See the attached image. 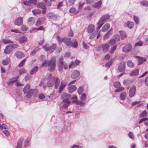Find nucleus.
Segmentation results:
<instances>
[{"label": "nucleus", "instance_id": "nucleus-36", "mask_svg": "<svg viewBox=\"0 0 148 148\" xmlns=\"http://www.w3.org/2000/svg\"><path fill=\"white\" fill-rule=\"evenodd\" d=\"M117 46V45H114L110 49L109 52L111 53H113L116 49Z\"/></svg>", "mask_w": 148, "mask_h": 148}, {"label": "nucleus", "instance_id": "nucleus-32", "mask_svg": "<svg viewBox=\"0 0 148 148\" xmlns=\"http://www.w3.org/2000/svg\"><path fill=\"white\" fill-rule=\"evenodd\" d=\"M38 67L37 66L34 67L30 71V74L33 75L35 74L38 70Z\"/></svg>", "mask_w": 148, "mask_h": 148}, {"label": "nucleus", "instance_id": "nucleus-46", "mask_svg": "<svg viewBox=\"0 0 148 148\" xmlns=\"http://www.w3.org/2000/svg\"><path fill=\"white\" fill-rule=\"evenodd\" d=\"M103 23H100L99 24V21L97 23V24L98 26L97 27V32H98L99 29H100L101 27H102L103 25Z\"/></svg>", "mask_w": 148, "mask_h": 148}, {"label": "nucleus", "instance_id": "nucleus-60", "mask_svg": "<svg viewBox=\"0 0 148 148\" xmlns=\"http://www.w3.org/2000/svg\"><path fill=\"white\" fill-rule=\"evenodd\" d=\"M123 83L124 85L127 86L129 84V81L128 79H125L123 81Z\"/></svg>", "mask_w": 148, "mask_h": 148}, {"label": "nucleus", "instance_id": "nucleus-42", "mask_svg": "<svg viewBox=\"0 0 148 148\" xmlns=\"http://www.w3.org/2000/svg\"><path fill=\"white\" fill-rule=\"evenodd\" d=\"M80 99L82 101H85L86 99V94L83 93L81 96Z\"/></svg>", "mask_w": 148, "mask_h": 148}, {"label": "nucleus", "instance_id": "nucleus-22", "mask_svg": "<svg viewBox=\"0 0 148 148\" xmlns=\"http://www.w3.org/2000/svg\"><path fill=\"white\" fill-rule=\"evenodd\" d=\"M102 2V1L101 0H100L93 4L92 6L95 8H100Z\"/></svg>", "mask_w": 148, "mask_h": 148}, {"label": "nucleus", "instance_id": "nucleus-57", "mask_svg": "<svg viewBox=\"0 0 148 148\" xmlns=\"http://www.w3.org/2000/svg\"><path fill=\"white\" fill-rule=\"evenodd\" d=\"M63 2L62 1L58 3L57 5V8L58 9H60V8L63 6Z\"/></svg>", "mask_w": 148, "mask_h": 148}, {"label": "nucleus", "instance_id": "nucleus-58", "mask_svg": "<svg viewBox=\"0 0 148 148\" xmlns=\"http://www.w3.org/2000/svg\"><path fill=\"white\" fill-rule=\"evenodd\" d=\"M128 136L132 140H134V137L133 136V134L132 132H130L129 133Z\"/></svg>", "mask_w": 148, "mask_h": 148}, {"label": "nucleus", "instance_id": "nucleus-38", "mask_svg": "<svg viewBox=\"0 0 148 148\" xmlns=\"http://www.w3.org/2000/svg\"><path fill=\"white\" fill-rule=\"evenodd\" d=\"M112 39H114L116 42H118L120 40V37L119 35L117 34L114 36Z\"/></svg>", "mask_w": 148, "mask_h": 148}, {"label": "nucleus", "instance_id": "nucleus-43", "mask_svg": "<svg viewBox=\"0 0 148 148\" xmlns=\"http://www.w3.org/2000/svg\"><path fill=\"white\" fill-rule=\"evenodd\" d=\"M143 44V42L141 40H140L136 43L134 47H136L137 46H142Z\"/></svg>", "mask_w": 148, "mask_h": 148}, {"label": "nucleus", "instance_id": "nucleus-37", "mask_svg": "<svg viewBox=\"0 0 148 148\" xmlns=\"http://www.w3.org/2000/svg\"><path fill=\"white\" fill-rule=\"evenodd\" d=\"M77 66L76 64L73 61L70 62L69 65V68L70 69H73L75 66Z\"/></svg>", "mask_w": 148, "mask_h": 148}, {"label": "nucleus", "instance_id": "nucleus-25", "mask_svg": "<svg viewBox=\"0 0 148 148\" xmlns=\"http://www.w3.org/2000/svg\"><path fill=\"white\" fill-rule=\"evenodd\" d=\"M135 57L136 58H138V64L140 65L143 63V62H145L146 59L145 58H143L141 57H139L137 56H135Z\"/></svg>", "mask_w": 148, "mask_h": 148}, {"label": "nucleus", "instance_id": "nucleus-54", "mask_svg": "<svg viewBox=\"0 0 148 148\" xmlns=\"http://www.w3.org/2000/svg\"><path fill=\"white\" fill-rule=\"evenodd\" d=\"M140 5L142 6H148V2L147 1H145L140 2Z\"/></svg>", "mask_w": 148, "mask_h": 148}, {"label": "nucleus", "instance_id": "nucleus-16", "mask_svg": "<svg viewBox=\"0 0 148 148\" xmlns=\"http://www.w3.org/2000/svg\"><path fill=\"white\" fill-rule=\"evenodd\" d=\"M13 50L11 48V47H10V46L9 45L7 46L4 51V53L5 54H9Z\"/></svg>", "mask_w": 148, "mask_h": 148}, {"label": "nucleus", "instance_id": "nucleus-6", "mask_svg": "<svg viewBox=\"0 0 148 148\" xmlns=\"http://www.w3.org/2000/svg\"><path fill=\"white\" fill-rule=\"evenodd\" d=\"M63 58L62 57H60L58 59L57 62L58 66V70L60 72H62V66L64 63L63 62Z\"/></svg>", "mask_w": 148, "mask_h": 148}, {"label": "nucleus", "instance_id": "nucleus-7", "mask_svg": "<svg viewBox=\"0 0 148 148\" xmlns=\"http://www.w3.org/2000/svg\"><path fill=\"white\" fill-rule=\"evenodd\" d=\"M136 90V87L134 85L132 86L129 90V96L130 97H133L135 93Z\"/></svg>", "mask_w": 148, "mask_h": 148}, {"label": "nucleus", "instance_id": "nucleus-30", "mask_svg": "<svg viewBox=\"0 0 148 148\" xmlns=\"http://www.w3.org/2000/svg\"><path fill=\"white\" fill-rule=\"evenodd\" d=\"M10 59L8 57H7L6 58L3 60L2 63L3 65H8L10 62Z\"/></svg>", "mask_w": 148, "mask_h": 148}, {"label": "nucleus", "instance_id": "nucleus-19", "mask_svg": "<svg viewBox=\"0 0 148 148\" xmlns=\"http://www.w3.org/2000/svg\"><path fill=\"white\" fill-rule=\"evenodd\" d=\"M109 46L108 44H106L101 45V47L102 48V50L104 52L107 51H108Z\"/></svg>", "mask_w": 148, "mask_h": 148}, {"label": "nucleus", "instance_id": "nucleus-23", "mask_svg": "<svg viewBox=\"0 0 148 148\" xmlns=\"http://www.w3.org/2000/svg\"><path fill=\"white\" fill-rule=\"evenodd\" d=\"M55 79V87L56 89H57L60 85V79L58 77H56Z\"/></svg>", "mask_w": 148, "mask_h": 148}, {"label": "nucleus", "instance_id": "nucleus-28", "mask_svg": "<svg viewBox=\"0 0 148 148\" xmlns=\"http://www.w3.org/2000/svg\"><path fill=\"white\" fill-rule=\"evenodd\" d=\"M95 27L93 25H90L88 28V31L89 33L92 32L94 29Z\"/></svg>", "mask_w": 148, "mask_h": 148}, {"label": "nucleus", "instance_id": "nucleus-41", "mask_svg": "<svg viewBox=\"0 0 148 148\" xmlns=\"http://www.w3.org/2000/svg\"><path fill=\"white\" fill-rule=\"evenodd\" d=\"M147 115V112L145 110L142 112L140 114V117L142 118L145 117Z\"/></svg>", "mask_w": 148, "mask_h": 148}, {"label": "nucleus", "instance_id": "nucleus-55", "mask_svg": "<svg viewBox=\"0 0 148 148\" xmlns=\"http://www.w3.org/2000/svg\"><path fill=\"white\" fill-rule=\"evenodd\" d=\"M18 78V77L17 76L15 78H13L12 79H10L9 82L10 83H12L14 82L17 80Z\"/></svg>", "mask_w": 148, "mask_h": 148}, {"label": "nucleus", "instance_id": "nucleus-62", "mask_svg": "<svg viewBox=\"0 0 148 148\" xmlns=\"http://www.w3.org/2000/svg\"><path fill=\"white\" fill-rule=\"evenodd\" d=\"M124 90V88L123 87H120L117 89H116L115 90V92H120Z\"/></svg>", "mask_w": 148, "mask_h": 148}, {"label": "nucleus", "instance_id": "nucleus-50", "mask_svg": "<svg viewBox=\"0 0 148 148\" xmlns=\"http://www.w3.org/2000/svg\"><path fill=\"white\" fill-rule=\"evenodd\" d=\"M12 50L14 49L17 48L18 47V45L16 44H13L10 45Z\"/></svg>", "mask_w": 148, "mask_h": 148}, {"label": "nucleus", "instance_id": "nucleus-48", "mask_svg": "<svg viewBox=\"0 0 148 148\" xmlns=\"http://www.w3.org/2000/svg\"><path fill=\"white\" fill-rule=\"evenodd\" d=\"M26 59H23L18 65V66L19 67H22L24 65V63L25 62Z\"/></svg>", "mask_w": 148, "mask_h": 148}, {"label": "nucleus", "instance_id": "nucleus-33", "mask_svg": "<svg viewBox=\"0 0 148 148\" xmlns=\"http://www.w3.org/2000/svg\"><path fill=\"white\" fill-rule=\"evenodd\" d=\"M23 138H20L18 141L17 145L16 148H21V145L23 141Z\"/></svg>", "mask_w": 148, "mask_h": 148}, {"label": "nucleus", "instance_id": "nucleus-3", "mask_svg": "<svg viewBox=\"0 0 148 148\" xmlns=\"http://www.w3.org/2000/svg\"><path fill=\"white\" fill-rule=\"evenodd\" d=\"M30 85L29 84H26L24 87L23 91L24 93H27L26 96L28 98L31 97L34 93V90L33 89H30Z\"/></svg>", "mask_w": 148, "mask_h": 148}, {"label": "nucleus", "instance_id": "nucleus-51", "mask_svg": "<svg viewBox=\"0 0 148 148\" xmlns=\"http://www.w3.org/2000/svg\"><path fill=\"white\" fill-rule=\"evenodd\" d=\"M28 29V27L26 25H23L21 27V30L23 31H26Z\"/></svg>", "mask_w": 148, "mask_h": 148}, {"label": "nucleus", "instance_id": "nucleus-31", "mask_svg": "<svg viewBox=\"0 0 148 148\" xmlns=\"http://www.w3.org/2000/svg\"><path fill=\"white\" fill-rule=\"evenodd\" d=\"M38 8H41L42 9H44L45 8V4L43 3H38L37 5Z\"/></svg>", "mask_w": 148, "mask_h": 148}, {"label": "nucleus", "instance_id": "nucleus-14", "mask_svg": "<svg viewBox=\"0 0 148 148\" xmlns=\"http://www.w3.org/2000/svg\"><path fill=\"white\" fill-rule=\"evenodd\" d=\"M15 56L18 58H21L24 57L25 55L22 52L17 51L15 53Z\"/></svg>", "mask_w": 148, "mask_h": 148}, {"label": "nucleus", "instance_id": "nucleus-12", "mask_svg": "<svg viewBox=\"0 0 148 148\" xmlns=\"http://www.w3.org/2000/svg\"><path fill=\"white\" fill-rule=\"evenodd\" d=\"M23 23V18L22 17H19L17 18L14 21V24L15 25L18 26H20Z\"/></svg>", "mask_w": 148, "mask_h": 148}, {"label": "nucleus", "instance_id": "nucleus-35", "mask_svg": "<svg viewBox=\"0 0 148 148\" xmlns=\"http://www.w3.org/2000/svg\"><path fill=\"white\" fill-rule=\"evenodd\" d=\"M116 42L115 40H114V39H111L109 42V44L110 46H113L114 45H117L116 44Z\"/></svg>", "mask_w": 148, "mask_h": 148}, {"label": "nucleus", "instance_id": "nucleus-10", "mask_svg": "<svg viewBox=\"0 0 148 148\" xmlns=\"http://www.w3.org/2000/svg\"><path fill=\"white\" fill-rule=\"evenodd\" d=\"M110 16L108 14H105L103 16L99 21V23H103V22L106 20H108Z\"/></svg>", "mask_w": 148, "mask_h": 148}, {"label": "nucleus", "instance_id": "nucleus-26", "mask_svg": "<svg viewBox=\"0 0 148 148\" xmlns=\"http://www.w3.org/2000/svg\"><path fill=\"white\" fill-rule=\"evenodd\" d=\"M27 23L30 25H32L34 22V18L33 17L29 18L27 21Z\"/></svg>", "mask_w": 148, "mask_h": 148}, {"label": "nucleus", "instance_id": "nucleus-24", "mask_svg": "<svg viewBox=\"0 0 148 148\" xmlns=\"http://www.w3.org/2000/svg\"><path fill=\"white\" fill-rule=\"evenodd\" d=\"M110 27V25L108 23H106L102 27L101 31L103 32H106L108 30Z\"/></svg>", "mask_w": 148, "mask_h": 148}, {"label": "nucleus", "instance_id": "nucleus-34", "mask_svg": "<svg viewBox=\"0 0 148 148\" xmlns=\"http://www.w3.org/2000/svg\"><path fill=\"white\" fill-rule=\"evenodd\" d=\"M120 33L121 36V39L122 40L127 38V36L125 32L122 31H120Z\"/></svg>", "mask_w": 148, "mask_h": 148}, {"label": "nucleus", "instance_id": "nucleus-40", "mask_svg": "<svg viewBox=\"0 0 148 148\" xmlns=\"http://www.w3.org/2000/svg\"><path fill=\"white\" fill-rule=\"evenodd\" d=\"M127 65L129 67L131 68H132L134 66V64L131 60L128 61L127 62Z\"/></svg>", "mask_w": 148, "mask_h": 148}, {"label": "nucleus", "instance_id": "nucleus-21", "mask_svg": "<svg viewBox=\"0 0 148 148\" xmlns=\"http://www.w3.org/2000/svg\"><path fill=\"white\" fill-rule=\"evenodd\" d=\"M134 25V23L132 22H127L125 24V26L127 27L130 29L132 28Z\"/></svg>", "mask_w": 148, "mask_h": 148}, {"label": "nucleus", "instance_id": "nucleus-5", "mask_svg": "<svg viewBox=\"0 0 148 148\" xmlns=\"http://www.w3.org/2000/svg\"><path fill=\"white\" fill-rule=\"evenodd\" d=\"M43 47L46 51L51 53L53 52L56 47V44H52L51 46L47 47L46 45L43 46Z\"/></svg>", "mask_w": 148, "mask_h": 148}, {"label": "nucleus", "instance_id": "nucleus-52", "mask_svg": "<svg viewBox=\"0 0 148 148\" xmlns=\"http://www.w3.org/2000/svg\"><path fill=\"white\" fill-rule=\"evenodd\" d=\"M113 61L112 60H110L106 64V67H109L110 65L112 64Z\"/></svg>", "mask_w": 148, "mask_h": 148}, {"label": "nucleus", "instance_id": "nucleus-1", "mask_svg": "<svg viewBox=\"0 0 148 148\" xmlns=\"http://www.w3.org/2000/svg\"><path fill=\"white\" fill-rule=\"evenodd\" d=\"M44 57L45 56L43 55H41L40 57V60L43 62L41 66L44 67H46L48 66L49 71L51 72H53L55 70L56 66V58L55 57H52L47 63V60L43 61V59Z\"/></svg>", "mask_w": 148, "mask_h": 148}, {"label": "nucleus", "instance_id": "nucleus-53", "mask_svg": "<svg viewBox=\"0 0 148 148\" xmlns=\"http://www.w3.org/2000/svg\"><path fill=\"white\" fill-rule=\"evenodd\" d=\"M134 20L135 22L136 23L138 24L139 23V20L138 17L136 16H134Z\"/></svg>", "mask_w": 148, "mask_h": 148}, {"label": "nucleus", "instance_id": "nucleus-18", "mask_svg": "<svg viewBox=\"0 0 148 148\" xmlns=\"http://www.w3.org/2000/svg\"><path fill=\"white\" fill-rule=\"evenodd\" d=\"M68 90L69 93H72L76 90V87L75 85H73L69 86L68 88Z\"/></svg>", "mask_w": 148, "mask_h": 148}, {"label": "nucleus", "instance_id": "nucleus-13", "mask_svg": "<svg viewBox=\"0 0 148 148\" xmlns=\"http://www.w3.org/2000/svg\"><path fill=\"white\" fill-rule=\"evenodd\" d=\"M66 85V81L64 80H62L61 83V84L60 85V86L59 87V92L60 93L61 92L64 88L65 87V86Z\"/></svg>", "mask_w": 148, "mask_h": 148}, {"label": "nucleus", "instance_id": "nucleus-17", "mask_svg": "<svg viewBox=\"0 0 148 148\" xmlns=\"http://www.w3.org/2000/svg\"><path fill=\"white\" fill-rule=\"evenodd\" d=\"M55 79V77H52L47 82V85L48 87H51L53 85Z\"/></svg>", "mask_w": 148, "mask_h": 148}, {"label": "nucleus", "instance_id": "nucleus-61", "mask_svg": "<svg viewBox=\"0 0 148 148\" xmlns=\"http://www.w3.org/2000/svg\"><path fill=\"white\" fill-rule=\"evenodd\" d=\"M85 3H81L79 2L78 3V5H79V7H78V9L79 10L81 9L83 7V6L85 4Z\"/></svg>", "mask_w": 148, "mask_h": 148}, {"label": "nucleus", "instance_id": "nucleus-9", "mask_svg": "<svg viewBox=\"0 0 148 148\" xmlns=\"http://www.w3.org/2000/svg\"><path fill=\"white\" fill-rule=\"evenodd\" d=\"M80 75V73L79 71L74 70L71 74V77L73 79L78 77Z\"/></svg>", "mask_w": 148, "mask_h": 148}, {"label": "nucleus", "instance_id": "nucleus-44", "mask_svg": "<svg viewBox=\"0 0 148 148\" xmlns=\"http://www.w3.org/2000/svg\"><path fill=\"white\" fill-rule=\"evenodd\" d=\"M32 12L34 15L39 14L41 13V11L38 10H32Z\"/></svg>", "mask_w": 148, "mask_h": 148}, {"label": "nucleus", "instance_id": "nucleus-29", "mask_svg": "<svg viewBox=\"0 0 148 148\" xmlns=\"http://www.w3.org/2000/svg\"><path fill=\"white\" fill-rule=\"evenodd\" d=\"M127 95L126 92L124 91L122 92L120 95L121 99L122 100H124L125 99Z\"/></svg>", "mask_w": 148, "mask_h": 148}, {"label": "nucleus", "instance_id": "nucleus-15", "mask_svg": "<svg viewBox=\"0 0 148 148\" xmlns=\"http://www.w3.org/2000/svg\"><path fill=\"white\" fill-rule=\"evenodd\" d=\"M125 69V64L124 62H122L120 64L118 69L119 71L120 72H122Z\"/></svg>", "mask_w": 148, "mask_h": 148}, {"label": "nucleus", "instance_id": "nucleus-8", "mask_svg": "<svg viewBox=\"0 0 148 148\" xmlns=\"http://www.w3.org/2000/svg\"><path fill=\"white\" fill-rule=\"evenodd\" d=\"M132 45L130 44L126 45L122 47V51L124 52H130L131 50Z\"/></svg>", "mask_w": 148, "mask_h": 148}, {"label": "nucleus", "instance_id": "nucleus-2", "mask_svg": "<svg viewBox=\"0 0 148 148\" xmlns=\"http://www.w3.org/2000/svg\"><path fill=\"white\" fill-rule=\"evenodd\" d=\"M57 40L60 44L62 42L64 44L66 45L67 46H70L74 48H76L78 46V43L76 41L75 39H73L74 42L72 43L71 41V38H62L59 36H57L56 38Z\"/></svg>", "mask_w": 148, "mask_h": 148}, {"label": "nucleus", "instance_id": "nucleus-59", "mask_svg": "<svg viewBox=\"0 0 148 148\" xmlns=\"http://www.w3.org/2000/svg\"><path fill=\"white\" fill-rule=\"evenodd\" d=\"M42 21H41L40 18H39L37 21L36 23V26H39L41 25L42 23Z\"/></svg>", "mask_w": 148, "mask_h": 148}, {"label": "nucleus", "instance_id": "nucleus-11", "mask_svg": "<svg viewBox=\"0 0 148 148\" xmlns=\"http://www.w3.org/2000/svg\"><path fill=\"white\" fill-rule=\"evenodd\" d=\"M47 16L50 19L54 20H56L57 19V16L53 12H49L47 14Z\"/></svg>", "mask_w": 148, "mask_h": 148}, {"label": "nucleus", "instance_id": "nucleus-49", "mask_svg": "<svg viewBox=\"0 0 148 148\" xmlns=\"http://www.w3.org/2000/svg\"><path fill=\"white\" fill-rule=\"evenodd\" d=\"M29 140H26L25 141L24 143V146L25 147H28L29 144Z\"/></svg>", "mask_w": 148, "mask_h": 148}, {"label": "nucleus", "instance_id": "nucleus-45", "mask_svg": "<svg viewBox=\"0 0 148 148\" xmlns=\"http://www.w3.org/2000/svg\"><path fill=\"white\" fill-rule=\"evenodd\" d=\"M3 42L4 44H8L12 43L13 42L9 40H3L2 41Z\"/></svg>", "mask_w": 148, "mask_h": 148}, {"label": "nucleus", "instance_id": "nucleus-39", "mask_svg": "<svg viewBox=\"0 0 148 148\" xmlns=\"http://www.w3.org/2000/svg\"><path fill=\"white\" fill-rule=\"evenodd\" d=\"M84 90L83 86H80L78 89L77 92L79 95H81L82 93Z\"/></svg>", "mask_w": 148, "mask_h": 148}, {"label": "nucleus", "instance_id": "nucleus-47", "mask_svg": "<svg viewBox=\"0 0 148 148\" xmlns=\"http://www.w3.org/2000/svg\"><path fill=\"white\" fill-rule=\"evenodd\" d=\"M114 86L116 88H118L120 86L121 84L119 82H117L114 83Z\"/></svg>", "mask_w": 148, "mask_h": 148}, {"label": "nucleus", "instance_id": "nucleus-4", "mask_svg": "<svg viewBox=\"0 0 148 148\" xmlns=\"http://www.w3.org/2000/svg\"><path fill=\"white\" fill-rule=\"evenodd\" d=\"M71 95L68 93H64L61 95V98L65 103H66L67 104H64L63 106L64 108H67L70 103V101L68 100L71 97Z\"/></svg>", "mask_w": 148, "mask_h": 148}, {"label": "nucleus", "instance_id": "nucleus-63", "mask_svg": "<svg viewBox=\"0 0 148 148\" xmlns=\"http://www.w3.org/2000/svg\"><path fill=\"white\" fill-rule=\"evenodd\" d=\"M29 1L30 5L32 4L35 5L37 3V1L36 0H29Z\"/></svg>", "mask_w": 148, "mask_h": 148}, {"label": "nucleus", "instance_id": "nucleus-56", "mask_svg": "<svg viewBox=\"0 0 148 148\" xmlns=\"http://www.w3.org/2000/svg\"><path fill=\"white\" fill-rule=\"evenodd\" d=\"M63 67H64V69L66 70L68 69V66L67 65V64L66 63L64 62V64H63L62 65V71H63Z\"/></svg>", "mask_w": 148, "mask_h": 148}, {"label": "nucleus", "instance_id": "nucleus-20", "mask_svg": "<svg viewBox=\"0 0 148 148\" xmlns=\"http://www.w3.org/2000/svg\"><path fill=\"white\" fill-rule=\"evenodd\" d=\"M18 40L20 43H22L26 42L27 40V39L26 37L22 36L19 38Z\"/></svg>", "mask_w": 148, "mask_h": 148}, {"label": "nucleus", "instance_id": "nucleus-27", "mask_svg": "<svg viewBox=\"0 0 148 148\" xmlns=\"http://www.w3.org/2000/svg\"><path fill=\"white\" fill-rule=\"evenodd\" d=\"M139 72V69H136L135 70L132 71L130 73V75L131 76H137L138 75Z\"/></svg>", "mask_w": 148, "mask_h": 148}, {"label": "nucleus", "instance_id": "nucleus-64", "mask_svg": "<svg viewBox=\"0 0 148 148\" xmlns=\"http://www.w3.org/2000/svg\"><path fill=\"white\" fill-rule=\"evenodd\" d=\"M71 148H82V147L79 146V145H72L70 147Z\"/></svg>", "mask_w": 148, "mask_h": 148}]
</instances>
